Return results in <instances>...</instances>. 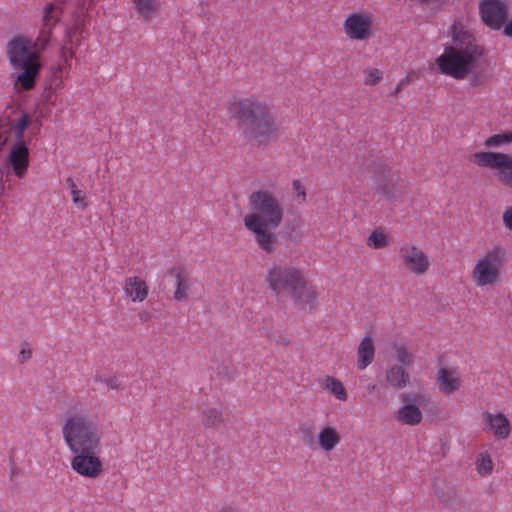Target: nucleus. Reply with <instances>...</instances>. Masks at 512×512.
<instances>
[{
  "mask_svg": "<svg viewBox=\"0 0 512 512\" xmlns=\"http://www.w3.org/2000/svg\"><path fill=\"white\" fill-rule=\"evenodd\" d=\"M21 355L26 360V359H29L31 357V352L29 350L22 349L21 350Z\"/></svg>",
  "mask_w": 512,
  "mask_h": 512,
  "instance_id": "ea45409f",
  "label": "nucleus"
},
{
  "mask_svg": "<svg viewBox=\"0 0 512 512\" xmlns=\"http://www.w3.org/2000/svg\"><path fill=\"white\" fill-rule=\"evenodd\" d=\"M436 382L440 393L450 395L461 388L462 377L455 369L442 367L437 372Z\"/></svg>",
  "mask_w": 512,
  "mask_h": 512,
  "instance_id": "aec40b11",
  "label": "nucleus"
},
{
  "mask_svg": "<svg viewBox=\"0 0 512 512\" xmlns=\"http://www.w3.org/2000/svg\"><path fill=\"white\" fill-rule=\"evenodd\" d=\"M346 37L354 41H367L373 36V18L367 11H355L343 21Z\"/></svg>",
  "mask_w": 512,
  "mask_h": 512,
  "instance_id": "f8f14e48",
  "label": "nucleus"
},
{
  "mask_svg": "<svg viewBox=\"0 0 512 512\" xmlns=\"http://www.w3.org/2000/svg\"><path fill=\"white\" fill-rule=\"evenodd\" d=\"M265 283L274 295L288 296L301 311L312 312L318 307L319 293L298 267L274 265L267 270Z\"/></svg>",
  "mask_w": 512,
  "mask_h": 512,
  "instance_id": "20e7f679",
  "label": "nucleus"
},
{
  "mask_svg": "<svg viewBox=\"0 0 512 512\" xmlns=\"http://www.w3.org/2000/svg\"><path fill=\"white\" fill-rule=\"evenodd\" d=\"M357 368L366 369L374 360L375 345L371 336H365L357 348Z\"/></svg>",
  "mask_w": 512,
  "mask_h": 512,
  "instance_id": "4be33fe9",
  "label": "nucleus"
},
{
  "mask_svg": "<svg viewBox=\"0 0 512 512\" xmlns=\"http://www.w3.org/2000/svg\"><path fill=\"white\" fill-rule=\"evenodd\" d=\"M404 81H400L394 88L392 95L395 96L402 91Z\"/></svg>",
  "mask_w": 512,
  "mask_h": 512,
  "instance_id": "58836bf2",
  "label": "nucleus"
},
{
  "mask_svg": "<svg viewBox=\"0 0 512 512\" xmlns=\"http://www.w3.org/2000/svg\"><path fill=\"white\" fill-rule=\"evenodd\" d=\"M509 7L505 0H481L479 15L489 29L498 31L502 28L508 16Z\"/></svg>",
  "mask_w": 512,
  "mask_h": 512,
  "instance_id": "4468645a",
  "label": "nucleus"
},
{
  "mask_svg": "<svg viewBox=\"0 0 512 512\" xmlns=\"http://www.w3.org/2000/svg\"><path fill=\"white\" fill-rule=\"evenodd\" d=\"M503 221L507 228L512 230V209H507L503 214Z\"/></svg>",
  "mask_w": 512,
  "mask_h": 512,
  "instance_id": "e433bc0d",
  "label": "nucleus"
},
{
  "mask_svg": "<svg viewBox=\"0 0 512 512\" xmlns=\"http://www.w3.org/2000/svg\"><path fill=\"white\" fill-rule=\"evenodd\" d=\"M62 13L63 3L60 1L49 3L44 8L42 25L39 29L36 39L32 41L35 49L39 54H41L51 43L53 30L56 24L59 22Z\"/></svg>",
  "mask_w": 512,
  "mask_h": 512,
  "instance_id": "9b49d317",
  "label": "nucleus"
},
{
  "mask_svg": "<svg viewBox=\"0 0 512 512\" xmlns=\"http://www.w3.org/2000/svg\"><path fill=\"white\" fill-rule=\"evenodd\" d=\"M29 126V115L21 109H14L11 115L0 116V153L8 147L5 159L13 174L23 179L30 164V138L24 135Z\"/></svg>",
  "mask_w": 512,
  "mask_h": 512,
  "instance_id": "39448f33",
  "label": "nucleus"
},
{
  "mask_svg": "<svg viewBox=\"0 0 512 512\" xmlns=\"http://www.w3.org/2000/svg\"><path fill=\"white\" fill-rule=\"evenodd\" d=\"M218 512H235V511L231 507H224L221 510H219Z\"/></svg>",
  "mask_w": 512,
  "mask_h": 512,
  "instance_id": "a19ab883",
  "label": "nucleus"
},
{
  "mask_svg": "<svg viewBox=\"0 0 512 512\" xmlns=\"http://www.w3.org/2000/svg\"><path fill=\"white\" fill-rule=\"evenodd\" d=\"M7 56L14 68L23 70L17 76L16 84H20L23 90L33 88L41 63L32 40L25 36L14 37L7 45Z\"/></svg>",
  "mask_w": 512,
  "mask_h": 512,
  "instance_id": "0eeeda50",
  "label": "nucleus"
},
{
  "mask_svg": "<svg viewBox=\"0 0 512 512\" xmlns=\"http://www.w3.org/2000/svg\"><path fill=\"white\" fill-rule=\"evenodd\" d=\"M61 433L70 452L101 448L102 433L98 420L77 411V405L74 411L66 413Z\"/></svg>",
  "mask_w": 512,
  "mask_h": 512,
  "instance_id": "423d86ee",
  "label": "nucleus"
},
{
  "mask_svg": "<svg viewBox=\"0 0 512 512\" xmlns=\"http://www.w3.org/2000/svg\"><path fill=\"white\" fill-rule=\"evenodd\" d=\"M341 442V432L335 425L325 424L319 428L316 436V445L320 451L330 453L335 450Z\"/></svg>",
  "mask_w": 512,
  "mask_h": 512,
  "instance_id": "a211bd4d",
  "label": "nucleus"
},
{
  "mask_svg": "<svg viewBox=\"0 0 512 512\" xmlns=\"http://www.w3.org/2000/svg\"><path fill=\"white\" fill-rule=\"evenodd\" d=\"M84 32V18L81 15H77L73 23L65 29L66 34L72 35H83Z\"/></svg>",
  "mask_w": 512,
  "mask_h": 512,
  "instance_id": "473e14b6",
  "label": "nucleus"
},
{
  "mask_svg": "<svg viewBox=\"0 0 512 512\" xmlns=\"http://www.w3.org/2000/svg\"><path fill=\"white\" fill-rule=\"evenodd\" d=\"M469 161L479 167L496 171L497 179L512 188V157L507 154L481 151L469 156Z\"/></svg>",
  "mask_w": 512,
  "mask_h": 512,
  "instance_id": "1a4fd4ad",
  "label": "nucleus"
},
{
  "mask_svg": "<svg viewBox=\"0 0 512 512\" xmlns=\"http://www.w3.org/2000/svg\"><path fill=\"white\" fill-rule=\"evenodd\" d=\"M95 381L102 384L107 391H122L124 388L121 376L113 372H99Z\"/></svg>",
  "mask_w": 512,
  "mask_h": 512,
  "instance_id": "393cba45",
  "label": "nucleus"
},
{
  "mask_svg": "<svg viewBox=\"0 0 512 512\" xmlns=\"http://www.w3.org/2000/svg\"><path fill=\"white\" fill-rule=\"evenodd\" d=\"M137 12L146 20L152 19L159 10L158 0H133Z\"/></svg>",
  "mask_w": 512,
  "mask_h": 512,
  "instance_id": "a878e982",
  "label": "nucleus"
},
{
  "mask_svg": "<svg viewBox=\"0 0 512 512\" xmlns=\"http://www.w3.org/2000/svg\"><path fill=\"white\" fill-rule=\"evenodd\" d=\"M248 202L252 211L243 217L244 226L262 251L272 253L278 243L275 230L284 218L282 203L274 192L263 188L253 191Z\"/></svg>",
  "mask_w": 512,
  "mask_h": 512,
  "instance_id": "f03ea898",
  "label": "nucleus"
},
{
  "mask_svg": "<svg viewBox=\"0 0 512 512\" xmlns=\"http://www.w3.org/2000/svg\"><path fill=\"white\" fill-rule=\"evenodd\" d=\"M512 143V132H502L487 137L484 141L486 148H500Z\"/></svg>",
  "mask_w": 512,
  "mask_h": 512,
  "instance_id": "c85d7f7f",
  "label": "nucleus"
},
{
  "mask_svg": "<svg viewBox=\"0 0 512 512\" xmlns=\"http://www.w3.org/2000/svg\"><path fill=\"white\" fill-rule=\"evenodd\" d=\"M505 250L494 247L477 258L471 272L473 282L478 287L493 286L500 282L505 263Z\"/></svg>",
  "mask_w": 512,
  "mask_h": 512,
  "instance_id": "6e6552de",
  "label": "nucleus"
},
{
  "mask_svg": "<svg viewBox=\"0 0 512 512\" xmlns=\"http://www.w3.org/2000/svg\"><path fill=\"white\" fill-rule=\"evenodd\" d=\"M83 35H72L64 33L62 45L59 49V56L65 68L71 67V60L76 55V50L81 46Z\"/></svg>",
  "mask_w": 512,
  "mask_h": 512,
  "instance_id": "412c9836",
  "label": "nucleus"
},
{
  "mask_svg": "<svg viewBox=\"0 0 512 512\" xmlns=\"http://www.w3.org/2000/svg\"><path fill=\"white\" fill-rule=\"evenodd\" d=\"M123 297L133 303L144 302L149 295L147 282L139 276H129L123 281Z\"/></svg>",
  "mask_w": 512,
  "mask_h": 512,
  "instance_id": "f3484780",
  "label": "nucleus"
},
{
  "mask_svg": "<svg viewBox=\"0 0 512 512\" xmlns=\"http://www.w3.org/2000/svg\"><path fill=\"white\" fill-rule=\"evenodd\" d=\"M100 449H82L78 452H71L74 457L71 459V468L77 474L90 479H95L103 472V463L99 457Z\"/></svg>",
  "mask_w": 512,
  "mask_h": 512,
  "instance_id": "ddd939ff",
  "label": "nucleus"
},
{
  "mask_svg": "<svg viewBox=\"0 0 512 512\" xmlns=\"http://www.w3.org/2000/svg\"><path fill=\"white\" fill-rule=\"evenodd\" d=\"M396 358L400 363L404 365H409L411 362L410 353L407 351L405 347H399L396 350Z\"/></svg>",
  "mask_w": 512,
  "mask_h": 512,
  "instance_id": "f704fd0d",
  "label": "nucleus"
},
{
  "mask_svg": "<svg viewBox=\"0 0 512 512\" xmlns=\"http://www.w3.org/2000/svg\"><path fill=\"white\" fill-rule=\"evenodd\" d=\"M200 419L205 428H214L222 423L223 417L219 408L211 407L201 412Z\"/></svg>",
  "mask_w": 512,
  "mask_h": 512,
  "instance_id": "bb28decb",
  "label": "nucleus"
},
{
  "mask_svg": "<svg viewBox=\"0 0 512 512\" xmlns=\"http://www.w3.org/2000/svg\"><path fill=\"white\" fill-rule=\"evenodd\" d=\"M401 267L410 275L424 276L431 269L430 256L417 244L404 242L398 249Z\"/></svg>",
  "mask_w": 512,
  "mask_h": 512,
  "instance_id": "9d476101",
  "label": "nucleus"
},
{
  "mask_svg": "<svg viewBox=\"0 0 512 512\" xmlns=\"http://www.w3.org/2000/svg\"><path fill=\"white\" fill-rule=\"evenodd\" d=\"M167 272L175 279L173 299L175 301H186L193 286V278L182 266L171 267Z\"/></svg>",
  "mask_w": 512,
  "mask_h": 512,
  "instance_id": "6ab92c4d",
  "label": "nucleus"
},
{
  "mask_svg": "<svg viewBox=\"0 0 512 512\" xmlns=\"http://www.w3.org/2000/svg\"><path fill=\"white\" fill-rule=\"evenodd\" d=\"M320 387L328 391L331 395H333L338 401L345 402L348 399L347 390L339 379L326 375L319 380Z\"/></svg>",
  "mask_w": 512,
  "mask_h": 512,
  "instance_id": "5701e85b",
  "label": "nucleus"
},
{
  "mask_svg": "<svg viewBox=\"0 0 512 512\" xmlns=\"http://www.w3.org/2000/svg\"><path fill=\"white\" fill-rule=\"evenodd\" d=\"M366 244L373 249L385 248L390 244V236L385 230L377 228L371 232Z\"/></svg>",
  "mask_w": 512,
  "mask_h": 512,
  "instance_id": "cd10ccee",
  "label": "nucleus"
},
{
  "mask_svg": "<svg viewBox=\"0 0 512 512\" xmlns=\"http://www.w3.org/2000/svg\"><path fill=\"white\" fill-rule=\"evenodd\" d=\"M387 383L395 388H405L410 382L409 373L400 365H393L386 371Z\"/></svg>",
  "mask_w": 512,
  "mask_h": 512,
  "instance_id": "b1692460",
  "label": "nucleus"
},
{
  "mask_svg": "<svg viewBox=\"0 0 512 512\" xmlns=\"http://www.w3.org/2000/svg\"><path fill=\"white\" fill-rule=\"evenodd\" d=\"M450 38L435 59L437 69L454 80H469L473 86L478 85L487 63V48L472 31L458 23L451 26Z\"/></svg>",
  "mask_w": 512,
  "mask_h": 512,
  "instance_id": "f257e3e1",
  "label": "nucleus"
},
{
  "mask_svg": "<svg viewBox=\"0 0 512 512\" xmlns=\"http://www.w3.org/2000/svg\"><path fill=\"white\" fill-rule=\"evenodd\" d=\"M501 29L504 36L512 38V16L506 19Z\"/></svg>",
  "mask_w": 512,
  "mask_h": 512,
  "instance_id": "c9c22d12",
  "label": "nucleus"
},
{
  "mask_svg": "<svg viewBox=\"0 0 512 512\" xmlns=\"http://www.w3.org/2000/svg\"><path fill=\"white\" fill-rule=\"evenodd\" d=\"M292 191L294 193L295 201L298 204H303L306 202V189L303 183L299 179H294L291 183Z\"/></svg>",
  "mask_w": 512,
  "mask_h": 512,
  "instance_id": "2f4dec72",
  "label": "nucleus"
},
{
  "mask_svg": "<svg viewBox=\"0 0 512 512\" xmlns=\"http://www.w3.org/2000/svg\"><path fill=\"white\" fill-rule=\"evenodd\" d=\"M66 183H67V186H68V188L70 189L71 192L78 190V187H77L75 181L73 180V178L69 177L66 180Z\"/></svg>",
  "mask_w": 512,
  "mask_h": 512,
  "instance_id": "4c0bfd02",
  "label": "nucleus"
},
{
  "mask_svg": "<svg viewBox=\"0 0 512 512\" xmlns=\"http://www.w3.org/2000/svg\"><path fill=\"white\" fill-rule=\"evenodd\" d=\"M484 430L491 433L497 440H505L511 434V422L503 412H482Z\"/></svg>",
  "mask_w": 512,
  "mask_h": 512,
  "instance_id": "dca6fc26",
  "label": "nucleus"
},
{
  "mask_svg": "<svg viewBox=\"0 0 512 512\" xmlns=\"http://www.w3.org/2000/svg\"><path fill=\"white\" fill-rule=\"evenodd\" d=\"M477 471L480 475H489L493 469V462L488 454H480L476 462Z\"/></svg>",
  "mask_w": 512,
  "mask_h": 512,
  "instance_id": "7c9ffc66",
  "label": "nucleus"
},
{
  "mask_svg": "<svg viewBox=\"0 0 512 512\" xmlns=\"http://www.w3.org/2000/svg\"><path fill=\"white\" fill-rule=\"evenodd\" d=\"M363 74L364 84L367 86L377 85L383 78V72L378 68H367Z\"/></svg>",
  "mask_w": 512,
  "mask_h": 512,
  "instance_id": "c756f323",
  "label": "nucleus"
},
{
  "mask_svg": "<svg viewBox=\"0 0 512 512\" xmlns=\"http://www.w3.org/2000/svg\"><path fill=\"white\" fill-rule=\"evenodd\" d=\"M425 400L422 394H403L402 405L395 412V419L407 426H418L423 421V413L419 404Z\"/></svg>",
  "mask_w": 512,
  "mask_h": 512,
  "instance_id": "2eb2a0df",
  "label": "nucleus"
},
{
  "mask_svg": "<svg viewBox=\"0 0 512 512\" xmlns=\"http://www.w3.org/2000/svg\"><path fill=\"white\" fill-rule=\"evenodd\" d=\"M228 111L244 126V136L252 146L266 147L280 138L279 125L267 102L254 96L238 98L229 102Z\"/></svg>",
  "mask_w": 512,
  "mask_h": 512,
  "instance_id": "7ed1b4c3",
  "label": "nucleus"
},
{
  "mask_svg": "<svg viewBox=\"0 0 512 512\" xmlns=\"http://www.w3.org/2000/svg\"><path fill=\"white\" fill-rule=\"evenodd\" d=\"M71 195L74 204L80 206L82 210L87 208L88 204L86 202L85 194L80 189L72 191Z\"/></svg>",
  "mask_w": 512,
  "mask_h": 512,
  "instance_id": "72a5a7b5",
  "label": "nucleus"
}]
</instances>
